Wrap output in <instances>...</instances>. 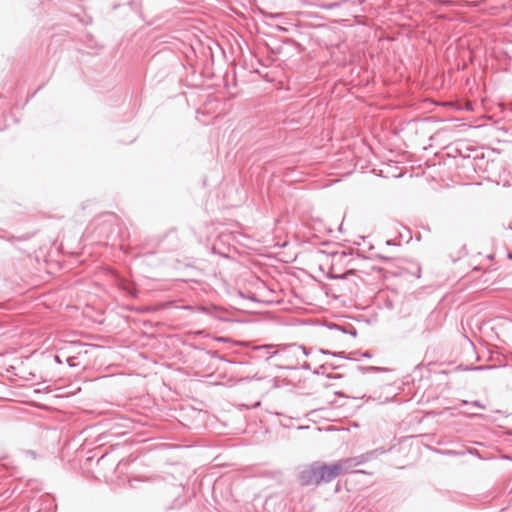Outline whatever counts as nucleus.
Masks as SVG:
<instances>
[{
	"instance_id": "1",
	"label": "nucleus",
	"mask_w": 512,
	"mask_h": 512,
	"mask_svg": "<svg viewBox=\"0 0 512 512\" xmlns=\"http://www.w3.org/2000/svg\"><path fill=\"white\" fill-rule=\"evenodd\" d=\"M309 352L306 347L298 344L278 345L276 348V356L282 364L279 368L295 369L300 363L302 357L308 356Z\"/></svg>"
},
{
	"instance_id": "2",
	"label": "nucleus",
	"mask_w": 512,
	"mask_h": 512,
	"mask_svg": "<svg viewBox=\"0 0 512 512\" xmlns=\"http://www.w3.org/2000/svg\"><path fill=\"white\" fill-rule=\"evenodd\" d=\"M320 474V462H314L300 472V484L302 486H318L321 484Z\"/></svg>"
},
{
	"instance_id": "3",
	"label": "nucleus",
	"mask_w": 512,
	"mask_h": 512,
	"mask_svg": "<svg viewBox=\"0 0 512 512\" xmlns=\"http://www.w3.org/2000/svg\"><path fill=\"white\" fill-rule=\"evenodd\" d=\"M320 479L322 483H329L345 472L342 460L332 464L320 462Z\"/></svg>"
},
{
	"instance_id": "4",
	"label": "nucleus",
	"mask_w": 512,
	"mask_h": 512,
	"mask_svg": "<svg viewBox=\"0 0 512 512\" xmlns=\"http://www.w3.org/2000/svg\"><path fill=\"white\" fill-rule=\"evenodd\" d=\"M276 348L278 345L276 344H263V345H254L251 348L249 353V357L256 361H269L276 356Z\"/></svg>"
},
{
	"instance_id": "5",
	"label": "nucleus",
	"mask_w": 512,
	"mask_h": 512,
	"mask_svg": "<svg viewBox=\"0 0 512 512\" xmlns=\"http://www.w3.org/2000/svg\"><path fill=\"white\" fill-rule=\"evenodd\" d=\"M424 325V333L435 330L440 325V312L432 311L425 319Z\"/></svg>"
},
{
	"instance_id": "6",
	"label": "nucleus",
	"mask_w": 512,
	"mask_h": 512,
	"mask_svg": "<svg viewBox=\"0 0 512 512\" xmlns=\"http://www.w3.org/2000/svg\"><path fill=\"white\" fill-rule=\"evenodd\" d=\"M342 462H343V465L345 467V472H347L349 469L353 468V467H356V466H359V465H362L364 464L365 462L369 461L368 460V456L367 455H359L357 457H353V458H345V459H341Z\"/></svg>"
},
{
	"instance_id": "7",
	"label": "nucleus",
	"mask_w": 512,
	"mask_h": 512,
	"mask_svg": "<svg viewBox=\"0 0 512 512\" xmlns=\"http://www.w3.org/2000/svg\"><path fill=\"white\" fill-rule=\"evenodd\" d=\"M120 288L133 298H136L138 296V290L132 283L122 281L120 283Z\"/></svg>"
},
{
	"instance_id": "8",
	"label": "nucleus",
	"mask_w": 512,
	"mask_h": 512,
	"mask_svg": "<svg viewBox=\"0 0 512 512\" xmlns=\"http://www.w3.org/2000/svg\"><path fill=\"white\" fill-rule=\"evenodd\" d=\"M459 368L462 369V370H465V371H483V370L495 369L496 366H494V365H479V366H465V367H463L462 365H460Z\"/></svg>"
},
{
	"instance_id": "9",
	"label": "nucleus",
	"mask_w": 512,
	"mask_h": 512,
	"mask_svg": "<svg viewBox=\"0 0 512 512\" xmlns=\"http://www.w3.org/2000/svg\"><path fill=\"white\" fill-rule=\"evenodd\" d=\"M320 352L323 353V354L331 355L333 357L344 358V359H347V360H356L355 358L351 357L350 355L346 356L344 352H330V351H326V350H323V349H321Z\"/></svg>"
},
{
	"instance_id": "10",
	"label": "nucleus",
	"mask_w": 512,
	"mask_h": 512,
	"mask_svg": "<svg viewBox=\"0 0 512 512\" xmlns=\"http://www.w3.org/2000/svg\"><path fill=\"white\" fill-rule=\"evenodd\" d=\"M358 370H360L362 373H366V372H379V371H383L384 369L383 368H380V367H376V366H358Z\"/></svg>"
},
{
	"instance_id": "11",
	"label": "nucleus",
	"mask_w": 512,
	"mask_h": 512,
	"mask_svg": "<svg viewBox=\"0 0 512 512\" xmlns=\"http://www.w3.org/2000/svg\"><path fill=\"white\" fill-rule=\"evenodd\" d=\"M339 6H340L339 2H332V3H327V4L322 5V8H324L326 10H333L335 8H338Z\"/></svg>"
},
{
	"instance_id": "12",
	"label": "nucleus",
	"mask_w": 512,
	"mask_h": 512,
	"mask_svg": "<svg viewBox=\"0 0 512 512\" xmlns=\"http://www.w3.org/2000/svg\"><path fill=\"white\" fill-rule=\"evenodd\" d=\"M77 358L74 357V356H71V357H67L66 358V362L67 364L70 366V367H76L79 365L78 362H76Z\"/></svg>"
},
{
	"instance_id": "13",
	"label": "nucleus",
	"mask_w": 512,
	"mask_h": 512,
	"mask_svg": "<svg viewBox=\"0 0 512 512\" xmlns=\"http://www.w3.org/2000/svg\"><path fill=\"white\" fill-rule=\"evenodd\" d=\"M384 453V450H379V449H376V450H372V451H369L367 453H365L364 455H367L368 456V460L372 459V458H375L378 453Z\"/></svg>"
},
{
	"instance_id": "14",
	"label": "nucleus",
	"mask_w": 512,
	"mask_h": 512,
	"mask_svg": "<svg viewBox=\"0 0 512 512\" xmlns=\"http://www.w3.org/2000/svg\"><path fill=\"white\" fill-rule=\"evenodd\" d=\"M440 453L444 454V455H453V456L461 454L460 452H457L455 450H444V451H440Z\"/></svg>"
},
{
	"instance_id": "15",
	"label": "nucleus",
	"mask_w": 512,
	"mask_h": 512,
	"mask_svg": "<svg viewBox=\"0 0 512 512\" xmlns=\"http://www.w3.org/2000/svg\"><path fill=\"white\" fill-rule=\"evenodd\" d=\"M344 333H347V334H349V335H351V336H353V337H356V335H357V330H356L354 327H352L350 330H348V331H344Z\"/></svg>"
},
{
	"instance_id": "16",
	"label": "nucleus",
	"mask_w": 512,
	"mask_h": 512,
	"mask_svg": "<svg viewBox=\"0 0 512 512\" xmlns=\"http://www.w3.org/2000/svg\"><path fill=\"white\" fill-rule=\"evenodd\" d=\"M472 405L475 406V407H478L480 409H485L486 408L485 405L482 404L480 401H474V402H472Z\"/></svg>"
},
{
	"instance_id": "17",
	"label": "nucleus",
	"mask_w": 512,
	"mask_h": 512,
	"mask_svg": "<svg viewBox=\"0 0 512 512\" xmlns=\"http://www.w3.org/2000/svg\"><path fill=\"white\" fill-rule=\"evenodd\" d=\"M301 368L304 369V370H310L311 367H310V364L306 361H304L302 364H301Z\"/></svg>"
},
{
	"instance_id": "18",
	"label": "nucleus",
	"mask_w": 512,
	"mask_h": 512,
	"mask_svg": "<svg viewBox=\"0 0 512 512\" xmlns=\"http://www.w3.org/2000/svg\"><path fill=\"white\" fill-rule=\"evenodd\" d=\"M371 356L372 355L368 351L361 353V357H364V358H371Z\"/></svg>"
},
{
	"instance_id": "19",
	"label": "nucleus",
	"mask_w": 512,
	"mask_h": 512,
	"mask_svg": "<svg viewBox=\"0 0 512 512\" xmlns=\"http://www.w3.org/2000/svg\"><path fill=\"white\" fill-rule=\"evenodd\" d=\"M55 361H56L57 363H62V360H61V358H60V356H59V355H55Z\"/></svg>"
},
{
	"instance_id": "20",
	"label": "nucleus",
	"mask_w": 512,
	"mask_h": 512,
	"mask_svg": "<svg viewBox=\"0 0 512 512\" xmlns=\"http://www.w3.org/2000/svg\"><path fill=\"white\" fill-rule=\"evenodd\" d=\"M230 363L238 365V366H241L244 364L243 362H235V361H230Z\"/></svg>"
},
{
	"instance_id": "21",
	"label": "nucleus",
	"mask_w": 512,
	"mask_h": 512,
	"mask_svg": "<svg viewBox=\"0 0 512 512\" xmlns=\"http://www.w3.org/2000/svg\"><path fill=\"white\" fill-rule=\"evenodd\" d=\"M352 354H353V355H356V356H359V355L361 356V353H360V352H358V351H355V352L350 353V355H352Z\"/></svg>"
},
{
	"instance_id": "22",
	"label": "nucleus",
	"mask_w": 512,
	"mask_h": 512,
	"mask_svg": "<svg viewBox=\"0 0 512 512\" xmlns=\"http://www.w3.org/2000/svg\"><path fill=\"white\" fill-rule=\"evenodd\" d=\"M386 244H387V245H395V243H394L392 240H388V241L386 242Z\"/></svg>"
},
{
	"instance_id": "23",
	"label": "nucleus",
	"mask_w": 512,
	"mask_h": 512,
	"mask_svg": "<svg viewBox=\"0 0 512 512\" xmlns=\"http://www.w3.org/2000/svg\"><path fill=\"white\" fill-rule=\"evenodd\" d=\"M509 258L512 259V254H509Z\"/></svg>"
}]
</instances>
